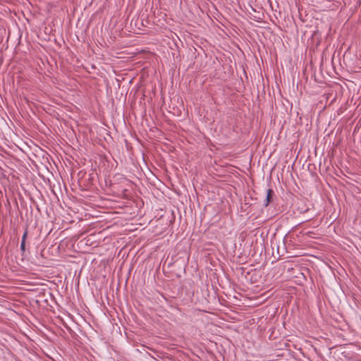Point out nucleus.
Returning <instances> with one entry per match:
<instances>
[{
    "label": "nucleus",
    "instance_id": "1",
    "mask_svg": "<svg viewBox=\"0 0 361 361\" xmlns=\"http://www.w3.org/2000/svg\"><path fill=\"white\" fill-rule=\"evenodd\" d=\"M272 192H273V190L271 189L267 190L266 200H265L264 203V205L265 207L268 206V204H269V203L270 202V198H271V195Z\"/></svg>",
    "mask_w": 361,
    "mask_h": 361
},
{
    "label": "nucleus",
    "instance_id": "2",
    "mask_svg": "<svg viewBox=\"0 0 361 361\" xmlns=\"http://www.w3.org/2000/svg\"><path fill=\"white\" fill-rule=\"evenodd\" d=\"M20 250L23 254L25 252V243H23V241H21L20 243Z\"/></svg>",
    "mask_w": 361,
    "mask_h": 361
},
{
    "label": "nucleus",
    "instance_id": "3",
    "mask_svg": "<svg viewBox=\"0 0 361 361\" xmlns=\"http://www.w3.org/2000/svg\"><path fill=\"white\" fill-rule=\"evenodd\" d=\"M27 235V231L26 230L25 231V233H23V236H22V240H21V241H23V243H25Z\"/></svg>",
    "mask_w": 361,
    "mask_h": 361
}]
</instances>
